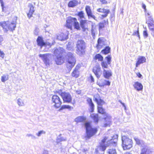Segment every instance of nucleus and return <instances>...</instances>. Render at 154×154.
I'll return each mask as SVG.
<instances>
[{
    "label": "nucleus",
    "instance_id": "1",
    "mask_svg": "<svg viewBox=\"0 0 154 154\" xmlns=\"http://www.w3.org/2000/svg\"><path fill=\"white\" fill-rule=\"evenodd\" d=\"M94 99L98 105V112L100 113L104 114L103 118L104 123L103 126L106 127L110 126L111 122V117L109 114L105 112V109L102 107V105L104 103V101L100 98L98 95H95L94 96Z\"/></svg>",
    "mask_w": 154,
    "mask_h": 154
},
{
    "label": "nucleus",
    "instance_id": "2",
    "mask_svg": "<svg viewBox=\"0 0 154 154\" xmlns=\"http://www.w3.org/2000/svg\"><path fill=\"white\" fill-rule=\"evenodd\" d=\"M17 19V17L14 16L13 17L12 20H9L6 22H1L0 26L3 27L5 32H7L8 30L13 31L16 27Z\"/></svg>",
    "mask_w": 154,
    "mask_h": 154
},
{
    "label": "nucleus",
    "instance_id": "3",
    "mask_svg": "<svg viewBox=\"0 0 154 154\" xmlns=\"http://www.w3.org/2000/svg\"><path fill=\"white\" fill-rule=\"evenodd\" d=\"M118 138L117 135H115L111 139H108L107 137H105L102 140L100 144V146L102 147V149L103 151H104L107 146L109 145V144L112 143H116Z\"/></svg>",
    "mask_w": 154,
    "mask_h": 154
},
{
    "label": "nucleus",
    "instance_id": "4",
    "mask_svg": "<svg viewBox=\"0 0 154 154\" xmlns=\"http://www.w3.org/2000/svg\"><path fill=\"white\" fill-rule=\"evenodd\" d=\"M66 57L67 59V68L70 71L75 64V58L73 54L71 52L67 53Z\"/></svg>",
    "mask_w": 154,
    "mask_h": 154
},
{
    "label": "nucleus",
    "instance_id": "5",
    "mask_svg": "<svg viewBox=\"0 0 154 154\" xmlns=\"http://www.w3.org/2000/svg\"><path fill=\"white\" fill-rule=\"evenodd\" d=\"M86 47V43L83 40H78L76 44V53L80 56L83 54Z\"/></svg>",
    "mask_w": 154,
    "mask_h": 154
},
{
    "label": "nucleus",
    "instance_id": "6",
    "mask_svg": "<svg viewBox=\"0 0 154 154\" xmlns=\"http://www.w3.org/2000/svg\"><path fill=\"white\" fill-rule=\"evenodd\" d=\"M122 146L124 150L129 149L132 146V140L127 137L123 136L122 137Z\"/></svg>",
    "mask_w": 154,
    "mask_h": 154
},
{
    "label": "nucleus",
    "instance_id": "7",
    "mask_svg": "<svg viewBox=\"0 0 154 154\" xmlns=\"http://www.w3.org/2000/svg\"><path fill=\"white\" fill-rule=\"evenodd\" d=\"M85 126L86 129L87 137L88 138H90L95 134L97 132L96 128H92L88 122L85 123Z\"/></svg>",
    "mask_w": 154,
    "mask_h": 154
},
{
    "label": "nucleus",
    "instance_id": "8",
    "mask_svg": "<svg viewBox=\"0 0 154 154\" xmlns=\"http://www.w3.org/2000/svg\"><path fill=\"white\" fill-rule=\"evenodd\" d=\"M39 56L41 58L44 63L47 67H48L51 64V61L50 59L51 58V54L48 53L44 54H40Z\"/></svg>",
    "mask_w": 154,
    "mask_h": 154
},
{
    "label": "nucleus",
    "instance_id": "9",
    "mask_svg": "<svg viewBox=\"0 0 154 154\" xmlns=\"http://www.w3.org/2000/svg\"><path fill=\"white\" fill-rule=\"evenodd\" d=\"M59 94L61 97L63 102L66 103H71L72 97L70 94L68 92L60 91Z\"/></svg>",
    "mask_w": 154,
    "mask_h": 154
},
{
    "label": "nucleus",
    "instance_id": "10",
    "mask_svg": "<svg viewBox=\"0 0 154 154\" xmlns=\"http://www.w3.org/2000/svg\"><path fill=\"white\" fill-rule=\"evenodd\" d=\"M52 101L54 103V106L57 108H59L62 104V101L60 97L57 95H54L52 97Z\"/></svg>",
    "mask_w": 154,
    "mask_h": 154
},
{
    "label": "nucleus",
    "instance_id": "11",
    "mask_svg": "<svg viewBox=\"0 0 154 154\" xmlns=\"http://www.w3.org/2000/svg\"><path fill=\"white\" fill-rule=\"evenodd\" d=\"M76 20L77 19L76 18L71 17H69L66 20V26L68 28L72 29V26L75 23V21H76Z\"/></svg>",
    "mask_w": 154,
    "mask_h": 154
},
{
    "label": "nucleus",
    "instance_id": "12",
    "mask_svg": "<svg viewBox=\"0 0 154 154\" xmlns=\"http://www.w3.org/2000/svg\"><path fill=\"white\" fill-rule=\"evenodd\" d=\"M105 59L107 61V63L105 61H103L101 63V65L102 68L103 70H106L105 69H106L108 67V64H110L111 63V57L110 55H108L106 57Z\"/></svg>",
    "mask_w": 154,
    "mask_h": 154
},
{
    "label": "nucleus",
    "instance_id": "13",
    "mask_svg": "<svg viewBox=\"0 0 154 154\" xmlns=\"http://www.w3.org/2000/svg\"><path fill=\"white\" fill-rule=\"evenodd\" d=\"M147 24L149 30L151 31V34L154 38V21L148 20Z\"/></svg>",
    "mask_w": 154,
    "mask_h": 154
},
{
    "label": "nucleus",
    "instance_id": "14",
    "mask_svg": "<svg viewBox=\"0 0 154 154\" xmlns=\"http://www.w3.org/2000/svg\"><path fill=\"white\" fill-rule=\"evenodd\" d=\"M93 72L97 78H99L101 74V71L99 66H97L94 68Z\"/></svg>",
    "mask_w": 154,
    "mask_h": 154
},
{
    "label": "nucleus",
    "instance_id": "15",
    "mask_svg": "<svg viewBox=\"0 0 154 154\" xmlns=\"http://www.w3.org/2000/svg\"><path fill=\"white\" fill-rule=\"evenodd\" d=\"M85 11L89 18L90 17L92 18L95 20H97L96 17L92 14L90 7L88 6H86L85 7Z\"/></svg>",
    "mask_w": 154,
    "mask_h": 154
},
{
    "label": "nucleus",
    "instance_id": "16",
    "mask_svg": "<svg viewBox=\"0 0 154 154\" xmlns=\"http://www.w3.org/2000/svg\"><path fill=\"white\" fill-rule=\"evenodd\" d=\"M64 51V50L63 48L59 47L55 50L54 54V55L57 57L62 55Z\"/></svg>",
    "mask_w": 154,
    "mask_h": 154
},
{
    "label": "nucleus",
    "instance_id": "17",
    "mask_svg": "<svg viewBox=\"0 0 154 154\" xmlns=\"http://www.w3.org/2000/svg\"><path fill=\"white\" fill-rule=\"evenodd\" d=\"M37 45L40 46L41 48L44 46H46V43L45 42L42 37L38 36L36 40Z\"/></svg>",
    "mask_w": 154,
    "mask_h": 154
},
{
    "label": "nucleus",
    "instance_id": "18",
    "mask_svg": "<svg viewBox=\"0 0 154 154\" xmlns=\"http://www.w3.org/2000/svg\"><path fill=\"white\" fill-rule=\"evenodd\" d=\"M97 11L98 12L102 13L103 14L101 15L102 18H103L106 17L108 14L109 12V10L101 8H100L97 9Z\"/></svg>",
    "mask_w": 154,
    "mask_h": 154
},
{
    "label": "nucleus",
    "instance_id": "19",
    "mask_svg": "<svg viewBox=\"0 0 154 154\" xmlns=\"http://www.w3.org/2000/svg\"><path fill=\"white\" fill-rule=\"evenodd\" d=\"M146 59L143 56H139L138 58L137 61L136 63V67H137L139 65L146 62Z\"/></svg>",
    "mask_w": 154,
    "mask_h": 154
},
{
    "label": "nucleus",
    "instance_id": "20",
    "mask_svg": "<svg viewBox=\"0 0 154 154\" xmlns=\"http://www.w3.org/2000/svg\"><path fill=\"white\" fill-rule=\"evenodd\" d=\"M80 67L78 66H77L74 69L73 72L72 73V76L75 78L78 77L79 75V70Z\"/></svg>",
    "mask_w": 154,
    "mask_h": 154
},
{
    "label": "nucleus",
    "instance_id": "21",
    "mask_svg": "<svg viewBox=\"0 0 154 154\" xmlns=\"http://www.w3.org/2000/svg\"><path fill=\"white\" fill-rule=\"evenodd\" d=\"M133 86L134 88L138 91H141L143 88V86L142 84L138 82H135Z\"/></svg>",
    "mask_w": 154,
    "mask_h": 154
},
{
    "label": "nucleus",
    "instance_id": "22",
    "mask_svg": "<svg viewBox=\"0 0 154 154\" xmlns=\"http://www.w3.org/2000/svg\"><path fill=\"white\" fill-rule=\"evenodd\" d=\"M112 75V73L111 70H104L103 71V76L106 79H109Z\"/></svg>",
    "mask_w": 154,
    "mask_h": 154
},
{
    "label": "nucleus",
    "instance_id": "23",
    "mask_svg": "<svg viewBox=\"0 0 154 154\" xmlns=\"http://www.w3.org/2000/svg\"><path fill=\"white\" fill-rule=\"evenodd\" d=\"M68 35L61 33L57 36V39L60 41H64L68 39Z\"/></svg>",
    "mask_w": 154,
    "mask_h": 154
},
{
    "label": "nucleus",
    "instance_id": "24",
    "mask_svg": "<svg viewBox=\"0 0 154 154\" xmlns=\"http://www.w3.org/2000/svg\"><path fill=\"white\" fill-rule=\"evenodd\" d=\"M56 59L55 60L57 65H60L64 62V59L62 57V55L56 57Z\"/></svg>",
    "mask_w": 154,
    "mask_h": 154
},
{
    "label": "nucleus",
    "instance_id": "25",
    "mask_svg": "<svg viewBox=\"0 0 154 154\" xmlns=\"http://www.w3.org/2000/svg\"><path fill=\"white\" fill-rule=\"evenodd\" d=\"M86 118L85 116H79L76 118L75 121L77 123L80 122H85L86 121Z\"/></svg>",
    "mask_w": 154,
    "mask_h": 154
},
{
    "label": "nucleus",
    "instance_id": "26",
    "mask_svg": "<svg viewBox=\"0 0 154 154\" xmlns=\"http://www.w3.org/2000/svg\"><path fill=\"white\" fill-rule=\"evenodd\" d=\"M134 29L133 30V35L137 36L140 39V38L139 33V27L138 26L136 25L134 26Z\"/></svg>",
    "mask_w": 154,
    "mask_h": 154
},
{
    "label": "nucleus",
    "instance_id": "27",
    "mask_svg": "<svg viewBox=\"0 0 154 154\" xmlns=\"http://www.w3.org/2000/svg\"><path fill=\"white\" fill-rule=\"evenodd\" d=\"M29 6L30 8V9L29 12L27 14V15L28 17L30 18L32 17V14L34 11V7L32 5H29Z\"/></svg>",
    "mask_w": 154,
    "mask_h": 154
},
{
    "label": "nucleus",
    "instance_id": "28",
    "mask_svg": "<svg viewBox=\"0 0 154 154\" xmlns=\"http://www.w3.org/2000/svg\"><path fill=\"white\" fill-rule=\"evenodd\" d=\"M80 23L81 28L84 30H85L86 29V26L87 24V20H81Z\"/></svg>",
    "mask_w": 154,
    "mask_h": 154
},
{
    "label": "nucleus",
    "instance_id": "29",
    "mask_svg": "<svg viewBox=\"0 0 154 154\" xmlns=\"http://www.w3.org/2000/svg\"><path fill=\"white\" fill-rule=\"evenodd\" d=\"M146 23H147L148 21H150L151 20L152 21H154L152 18V14L150 12H146Z\"/></svg>",
    "mask_w": 154,
    "mask_h": 154
},
{
    "label": "nucleus",
    "instance_id": "30",
    "mask_svg": "<svg viewBox=\"0 0 154 154\" xmlns=\"http://www.w3.org/2000/svg\"><path fill=\"white\" fill-rule=\"evenodd\" d=\"M87 101L89 104L91 109V112H93L94 110V105L93 103L92 100L91 98H88L87 99Z\"/></svg>",
    "mask_w": 154,
    "mask_h": 154
},
{
    "label": "nucleus",
    "instance_id": "31",
    "mask_svg": "<svg viewBox=\"0 0 154 154\" xmlns=\"http://www.w3.org/2000/svg\"><path fill=\"white\" fill-rule=\"evenodd\" d=\"M78 3V2L77 1L74 0L69 2L68 5L69 7H73L76 6Z\"/></svg>",
    "mask_w": 154,
    "mask_h": 154
},
{
    "label": "nucleus",
    "instance_id": "32",
    "mask_svg": "<svg viewBox=\"0 0 154 154\" xmlns=\"http://www.w3.org/2000/svg\"><path fill=\"white\" fill-rule=\"evenodd\" d=\"M150 151L148 149L144 148L141 149L140 154H150Z\"/></svg>",
    "mask_w": 154,
    "mask_h": 154
},
{
    "label": "nucleus",
    "instance_id": "33",
    "mask_svg": "<svg viewBox=\"0 0 154 154\" xmlns=\"http://www.w3.org/2000/svg\"><path fill=\"white\" fill-rule=\"evenodd\" d=\"M91 118L94 120V122L97 123L98 122V116L97 114H92L91 115Z\"/></svg>",
    "mask_w": 154,
    "mask_h": 154
},
{
    "label": "nucleus",
    "instance_id": "34",
    "mask_svg": "<svg viewBox=\"0 0 154 154\" xmlns=\"http://www.w3.org/2000/svg\"><path fill=\"white\" fill-rule=\"evenodd\" d=\"M17 102L19 106H22L24 105L23 100L20 98H19L17 100Z\"/></svg>",
    "mask_w": 154,
    "mask_h": 154
},
{
    "label": "nucleus",
    "instance_id": "35",
    "mask_svg": "<svg viewBox=\"0 0 154 154\" xmlns=\"http://www.w3.org/2000/svg\"><path fill=\"white\" fill-rule=\"evenodd\" d=\"M103 45V42L102 40L100 38L98 39L97 41V48H102Z\"/></svg>",
    "mask_w": 154,
    "mask_h": 154
},
{
    "label": "nucleus",
    "instance_id": "36",
    "mask_svg": "<svg viewBox=\"0 0 154 154\" xmlns=\"http://www.w3.org/2000/svg\"><path fill=\"white\" fill-rule=\"evenodd\" d=\"M110 48L108 46L106 47V48L102 51V53L104 54H106L109 53L110 51Z\"/></svg>",
    "mask_w": 154,
    "mask_h": 154
},
{
    "label": "nucleus",
    "instance_id": "37",
    "mask_svg": "<svg viewBox=\"0 0 154 154\" xmlns=\"http://www.w3.org/2000/svg\"><path fill=\"white\" fill-rule=\"evenodd\" d=\"M95 58L96 60H98V61H102L103 60V57L100 54H97L95 57Z\"/></svg>",
    "mask_w": 154,
    "mask_h": 154
},
{
    "label": "nucleus",
    "instance_id": "38",
    "mask_svg": "<svg viewBox=\"0 0 154 154\" xmlns=\"http://www.w3.org/2000/svg\"><path fill=\"white\" fill-rule=\"evenodd\" d=\"M108 154H117L116 150L115 149H109L107 151Z\"/></svg>",
    "mask_w": 154,
    "mask_h": 154
},
{
    "label": "nucleus",
    "instance_id": "39",
    "mask_svg": "<svg viewBox=\"0 0 154 154\" xmlns=\"http://www.w3.org/2000/svg\"><path fill=\"white\" fill-rule=\"evenodd\" d=\"M8 79V75H3L1 77V81L5 82Z\"/></svg>",
    "mask_w": 154,
    "mask_h": 154
},
{
    "label": "nucleus",
    "instance_id": "40",
    "mask_svg": "<svg viewBox=\"0 0 154 154\" xmlns=\"http://www.w3.org/2000/svg\"><path fill=\"white\" fill-rule=\"evenodd\" d=\"M0 3L3 11L6 12V7L4 6V4L3 0H0Z\"/></svg>",
    "mask_w": 154,
    "mask_h": 154
},
{
    "label": "nucleus",
    "instance_id": "41",
    "mask_svg": "<svg viewBox=\"0 0 154 154\" xmlns=\"http://www.w3.org/2000/svg\"><path fill=\"white\" fill-rule=\"evenodd\" d=\"M75 22L73 26H74L75 28L78 30L79 29H80L79 25V22L77 21V20Z\"/></svg>",
    "mask_w": 154,
    "mask_h": 154
},
{
    "label": "nucleus",
    "instance_id": "42",
    "mask_svg": "<svg viewBox=\"0 0 154 154\" xmlns=\"http://www.w3.org/2000/svg\"><path fill=\"white\" fill-rule=\"evenodd\" d=\"M84 13L82 11H81L78 13V15L81 19L85 18L84 17Z\"/></svg>",
    "mask_w": 154,
    "mask_h": 154
},
{
    "label": "nucleus",
    "instance_id": "43",
    "mask_svg": "<svg viewBox=\"0 0 154 154\" xmlns=\"http://www.w3.org/2000/svg\"><path fill=\"white\" fill-rule=\"evenodd\" d=\"M71 108V106L68 105H63L61 106L60 109H70Z\"/></svg>",
    "mask_w": 154,
    "mask_h": 154
},
{
    "label": "nucleus",
    "instance_id": "44",
    "mask_svg": "<svg viewBox=\"0 0 154 154\" xmlns=\"http://www.w3.org/2000/svg\"><path fill=\"white\" fill-rule=\"evenodd\" d=\"M45 132L43 130L40 131L38 133H36V134L38 137H40L42 134H45Z\"/></svg>",
    "mask_w": 154,
    "mask_h": 154
},
{
    "label": "nucleus",
    "instance_id": "45",
    "mask_svg": "<svg viewBox=\"0 0 154 154\" xmlns=\"http://www.w3.org/2000/svg\"><path fill=\"white\" fill-rule=\"evenodd\" d=\"M100 32L104 27V24L103 23H100L99 24Z\"/></svg>",
    "mask_w": 154,
    "mask_h": 154
},
{
    "label": "nucleus",
    "instance_id": "46",
    "mask_svg": "<svg viewBox=\"0 0 154 154\" xmlns=\"http://www.w3.org/2000/svg\"><path fill=\"white\" fill-rule=\"evenodd\" d=\"M134 139L135 140L136 143L137 144L139 145L140 144V142H141V140H139L138 138L135 137L134 138Z\"/></svg>",
    "mask_w": 154,
    "mask_h": 154
},
{
    "label": "nucleus",
    "instance_id": "47",
    "mask_svg": "<svg viewBox=\"0 0 154 154\" xmlns=\"http://www.w3.org/2000/svg\"><path fill=\"white\" fill-rule=\"evenodd\" d=\"M143 37L145 38H146L148 37V34L147 31L146 30H145L143 31Z\"/></svg>",
    "mask_w": 154,
    "mask_h": 154
},
{
    "label": "nucleus",
    "instance_id": "48",
    "mask_svg": "<svg viewBox=\"0 0 154 154\" xmlns=\"http://www.w3.org/2000/svg\"><path fill=\"white\" fill-rule=\"evenodd\" d=\"M104 85H110V82L109 81H107L106 80H104V82L103 83Z\"/></svg>",
    "mask_w": 154,
    "mask_h": 154
},
{
    "label": "nucleus",
    "instance_id": "49",
    "mask_svg": "<svg viewBox=\"0 0 154 154\" xmlns=\"http://www.w3.org/2000/svg\"><path fill=\"white\" fill-rule=\"evenodd\" d=\"M39 32V29L37 27L36 28L34 31V34L36 35H38Z\"/></svg>",
    "mask_w": 154,
    "mask_h": 154
},
{
    "label": "nucleus",
    "instance_id": "50",
    "mask_svg": "<svg viewBox=\"0 0 154 154\" xmlns=\"http://www.w3.org/2000/svg\"><path fill=\"white\" fill-rule=\"evenodd\" d=\"M26 136L28 137H31V138L32 139H36V137L35 136L32 135L31 134H27L26 135Z\"/></svg>",
    "mask_w": 154,
    "mask_h": 154
},
{
    "label": "nucleus",
    "instance_id": "51",
    "mask_svg": "<svg viewBox=\"0 0 154 154\" xmlns=\"http://www.w3.org/2000/svg\"><path fill=\"white\" fill-rule=\"evenodd\" d=\"M70 42H69L68 45H67V49L69 50H70L72 49L73 47L70 45Z\"/></svg>",
    "mask_w": 154,
    "mask_h": 154
},
{
    "label": "nucleus",
    "instance_id": "52",
    "mask_svg": "<svg viewBox=\"0 0 154 154\" xmlns=\"http://www.w3.org/2000/svg\"><path fill=\"white\" fill-rule=\"evenodd\" d=\"M139 145H140L142 146L143 147L145 146L146 145L145 142L143 140H141V142H140V144H139Z\"/></svg>",
    "mask_w": 154,
    "mask_h": 154
},
{
    "label": "nucleus",
    "instance_id": "53",
    "mask_svg": "<svg viewBox=\"0 0 154 154\" xmlns=\"http://www.w3.org/2000/svg\"><path fill=\"white\" fill-rule=\"evenodd\" d=\"M91 35L94 38L95 36V33L94 29L92 28L91 29Z\"/></svg>",
    "mask_w": 154,
    "mask_h": 154
},
{
    "label": "nucleus",
    "instance_id": "54",
    "mask_svg": "<svg viewBox=\"0 0 154 154\" xmlns=\"http://www.w3.org/2000/svg\"><path fill=\"white\" fill-rule=\"evenodd\" d=\"M64 140H65V139L63 138H58L57 140V142H60V141Z\"/></svg>",
    "mask_w": 154,
    "mask_h": 154
},
{
    "label": "nucleus",
    "instance_id": "55",
    "mask_svg": "<svg viewBox=\"0 0 154 154\" xmlns=\"http://www.w3.org/2000/svg\"><path fill=\"white\" fill-rule=\"evenodd\" d=\"M3 41V38L2 36L0 35V45H2V42Z\"/></svg>",
    "mask_w": 154,
    "mask_h": 154
},
{
    "label": "nucleus",
    "instance_id": "56",
    "mask_svg": "<svg viewBox=\"0 0 154 154\" xmlns=\"http://www.w3.org/2000/svg\"><path fill=\"white\" fill-rule=\"evenodd\" d=\"M0 56L3 58L4 57V53L2 51H0Z\"/></svg>",
    "mask_w": 154,
    "mask_h": 154
},
{
    "label": "nucleus",
    "instance_id": "57",
    "mask_svg": "<svg viewBox=\"0 0 154 154\" xmlns=\"http://www.w3.org/2000/svg\"><path fill=\"white\" fill-rule=\"evenodd\" d=\"M100 1L103 4H106L107 2L106 0H100Z\"/></svg>",
    "mask_w": 154,
    "mask_h": 154
},
{
    "label": "nucleus",
    "instance_id": "58",
    "mask_svg": "<svg viewBox=\"0 0 154 154\" xmlns=\"http://www.w3.org/2000/svg\"><path fill=\"white\" fill-rule=\"evenodd\" d=\"M137 75L138 77L139 78H141V77L142 76V75L140 73H137Z\"/></svg>",
    "mask_w": 154,
    "mask_h": 154
},
{
    "label": "nucleus",
    "instance_id": "59",
    "mask_svg": "<svg viewBox=\"0 0 154 154\" xmlns=\"http://www.w3.org/2000/svg\"><path fill=\"white\" fill-rule=\"evenodd\" d=\"M90 79L91 81V82H94V79L93 77L91 75L90 76Z\"/></svg>",
    "mask_w": 154,
    "mask_h": 154
},
{
    "label": "nucleus",
    "instance_id": "60",
    "mask_svg": "<svg viewBox=\"0 0 154 154\" xmlns=\"http://www.w3.org/2000/svg\"><path fill=\"white\" fill-rule=\"evenodd\" d=\"M143 8L145 10L146 9V6L145 5L143 4L142 5Z\"/></svg>",
    "mask_w": 154,
    "mask_h": 154
},
{
    "label": "nucleus",
    "instance_id": "61",
    "mask_svg": "<svg viewBox=\"0 0 154 154\" xmlns=\"http://www.w3.org/2000/svg\"><path fill=\"white\" fill-rule=\"evenodd\" d=\"M48 151H47L45 150L43 152V154H48Z\"/></svg>",
    "mask_w": 154,
    "mask_h": 154
},
{
    "label": "nucleus",
    "instance_id": "62",
    "mask_svg": "<svg viewBox=\"0 0 154 154\" xmlns=\"http://www.w3.org/2000/svg\"><path fill=\"white\" fill-rule=\"evenodd\" d=\"M121 103L122 105H123V106L125 107V105L124 103H122V102H121Z\"/></svg>",
    "mask_w": 154,
    "mask_h": 154
},
{
    "label": "nucleus",
    "instance_id": "63",
    "mask_svg": "<svg viewBox=\"0 0 154 154\" xmlns=\"http://www.w3.org/2000/svg\"><path fill=\"white\" fill-rule=\"evenodd\" d=\"M125 154H131L128 152H127Z\"/></svg>",
    "mask_w": 154,
    "mask_h": 154
}]
</instances>
